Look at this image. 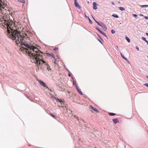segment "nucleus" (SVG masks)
I'll list each match as a JSON object with an SVG mask.
<instances>
[{
    "label": "nucleus",
    "mask_w": 148,
    "mask_h": 148,
    "mask_svg": "<svg viewBox=\"0 0 148 148\" xmlns=\"http://www.w3.org/2000/svg\"><path fill=\"white\" fill-rule=\"evenodd\" d=\"M9 21L4 20L3 23V25L7 27L8 30L7 35L8 37L12 40H15L17 43H19L21 45H25L27 48L22 47L21 50L32 58L34 62L37 65H41L43 63H46L42 58V53L39 51L38 49L34 46L30 45L28 44H26L25 37L22 36L20 33L17 30H15L13 28L14 24H12Z\"/></svg>",
    "instance_id": "1"
},
{
    "label": "nucleus",
    "mask_w": 148,
    "mask_h": 148,
    "mask_svg": "<svg viewBox=\"0 0 148 148\" xmlns=\"http://www.w3.org/2000/svg\"><path fill=\"white\" fill-rule=\"evenodd\" d=\"M55 99H56V100L57 102H59L60 103L62 106V107H64V103H63V102L61 100V99H58L56 98H55Z\"/></svg>",
    "instance_id": "2"
},
{
    "label": "nucleus",
    "mask_w": 148,
    "mask_h": 148,
    "mask_svg": "<svg viewBox=\"0 0 148 148\" xmlns=\"http://www.w3.org/2000/svg\"><path fill=\"white\" fill-rule=\"evenodd\" d=\"M38 82L40 84L41 86H44L45 87L49 89V88L46 85L45 83H44L43 82L41 81L40 80H38Z\"/></svg>",
    "instance_id": "3"
},
{
    "label": "nucleus",
    "mask_w": 148,
    "mask_h": 148,
    "mask_svg": "<svg viewBox=\"0 0 148 148\" xmlns=\"http://www.w3.org/2000/svg\"><path fill=\"white\" fill-rule=\"evenodd\" d=\"M74 4L75 7L79 9H80L81 8V7L80 5H79L78 3L77 2V0H74Z\"/></svg>",
    "instance_id": "4"
},
{
    "label": "nucleus",
    "mask_w": 148,
    "mask_h": 148,
    "mask_svg": "<svg viewBox=\"0 0 148 148\" xmlns=\"http://www.w3.org/2000/svg\"><path fill=\"white\" fill-rule=\"evenodd\" d=\"M93 8L94 10H96L97 9V4L96 2H94L93 3Z\"/></svg>",
    "instance_id": "5"
},
{
    "label": "nucleus",
    "mask_w": 148,
    "mask_h": 148,
    "mask_svg": "<svg viewBox=\"0 0 148 148\" xmlns=\"http://www.w3.org/2000/svg\"><path fill=\"white\" fill-rule=\"evenodd\" d=\"M90 107L92 108V109L95 111L97 112H99L98 110L96 108H94L93 107L91 106H90Z\"/></svg>",
    "instance_id": "6"
},
{
    "label": "nucleus",
    "mask_w": 148,
    "mask_h": 148,
    "mask_svg": "<svg viewBox=\"0 0 148 148\" xmlns=\"http://www.w3.org/2000/svg\"><path fill=\"white\" fill-rule=\"evenodd\" d=\"M101 27H102V28L105 31L107 29V27L103 23L102 24V25L101 26Z\"/></svg>",
    "instance_id": "7"
},
{
    "label": "nucleus",
    "mask_w": 148,
    "mask_h": 148,
    "mask_svg": "<svg viewBox=\"0 0 148 148\" xmlns=\"http://www.w3.org/2000/svg\"><path fill=\"white\" fill-rule=\"evenodd\" d=\"M85 16L86 18H88V19L89 23H90V24H92V21L91 20H90V18H89V16H87L86 15V14H85Z\"/></svg>",
    "instance_id": "8"
},
{
    "label": "nucleus",
    "mask_w": 148,
    "mask_h": 148,
    "mask_svg": "<svg viewBox=\"0 0 148 148\" xmlns=\"http://www.w3.org/2000/svg\"><path fill=\"white\" fill-rule=\"evenodd\" d=\"M112 121L115 124H116L118 122V119H113Z\"/></svg>",
    "instance_id": "9"
},
{
    "label": "nucleus",
    "mask_w": 148,
    "mask_h": 148,
    "mask_svg": "<svg viewBox=\"0 0 148 148\" xmlns=\"http://www.w3.org/2000/svg\"><path fill=\"white\" fill-rule=\"evenodd\" d=\"M101 33L102 34H103L106 37V38L107 39H108V37H107V35H106V34H105L104 32H102Z\"/></svg>",
    "instance_id": "10"
},
{
    "label": "nucleus",
    "mask_w": 148,
    "mask_h": 148,
    "mask_svg": "<svg viewBox=\"0 0 148 148\" xmlns=\"http://www.w3.org/2000/svg\"><path fill=\"white\" fill-rule=\"evenodd\" d=\"M112 16L113 17L116 18H118L119 17L116 14H113L112 15Z\"/></svg>",
    "instance_id": "11"
},
{
    "label": "nucleus",
    "mask_w": 148,
    "mask_h": 148,
    "mask_svg": "<svg viewBox=\"0 0 148 148\" xmlns=\"http://www.w3.org/2000/svg\"><path fill=\"white\" fill-rule=\"evenodd\" d=\"M48 55L50 56H52L53 58H54V59H55V56L53 53H51V54L49 53V54Z\"/></svg>",
    "instance_id": "12"
},
{
    "label": "nucleus",
    "mask_w": 148,
    "mask_h": 148,
    "mask_svg": "<svg viewBox=\"0 0 148 148\" xmlns=\"http://www.w3.org/2000/svg\"><path fill=\"white\" fill-rule=\"evenodd\" d=\"M125 39L129 43L130 42V40L128 37L126 36Z\"/></svg>",
    "instance_id": "13"
},
{
    "label": "nucleus",
    "mask_w": 148,
    "mask_h": 148,
    "mask_svg": "<svg viewBox=\"0 0 148 148\" xmlns=\"http://www.w3.org/2000/svg\"><path fill=\"white\" fill-rule=\"evenodd\" d=\"M119 9L121 11H124L125 10V9L123 7H119Z\"/></svg>",
    "instance_id": "14"
},
{
    "label": "nucleus",
    "mask_w": 148,
    "mask_h": 148,
    "mask_svg": "<svg viewBox=\"0 0 148 148\" xmlns=\"http://www.w3.org/2000/svg\"><path fill=\"white\" fill-rule=\"evenodd\" d=\"M140 7L142 8H144V7H148V5H140Z\"/></svg>",
    "instance_id": "15"
},
{
    "label": "nucleus",
    "mask_w": 148,
    "mask_h": 148,
    "mask_svg": "<svg viewBox=\"0 0 148 148\" xmlns=\"http://www.w3.org/2000/svg\"><path fill=\"white\" fill-rule=\"evenodd\" d=\"M77 91H78V92L81 95H83V93H82V91L80 90L79 89H77Z\"/></svg>",
    "instance_id": "16"
},
{
    "label": "nucleus",
    "mask_w": 148,
    "mask_h": 148,
    "mask_svg": "<svg viewBox=\"0 0 148 148\" xmlns=\"http://www.w3.org/2000/svg\"><path fill=\"white\" fill-rule=\"evenodd\" d=\"M18 1L20 2L24 3L25 1L24 0H18Z\"/></svg>",
    "instance_id": "17"
},
{
    "label": "nucleus",
    "mask_w": 148,
    "mask_h": 148,
    "mask_svg": "<svg viewBox=\"0 0 148 148\" xmlns=\"http://www.w3.org/2000/svg\"><path fill=\"white\" fill-rule=\"evenodd\" d=\"M120 54L122 58L125 60L126 59V58L121 53H120Z\"/></svg>",
    "instance_id": "18"
},
{
    "label": "nucleus",
    "mask_w": 148,
    "mask_h": 148,
    "mask_svg": "<svg viewBox=\"0 0 148 148\" xmlns=\"http://www.w3.org/2000/svg\"><path fill=\"white\" fill-rule=\"evenodd\" d=\"M109 114L111 116H113L115 115V114L113 113H109Z\"/></svg>",
    "instance_id": "19"
},
{
    "label": "nucleus",
    "mask_w": 148,
    "mask_h": 148,
    "mask_svg": "<svg viewBox=\"0 0 148 148\" xmlns=\"http://www.w3.org/2000/svg\"><path fill=\"white\" fill-rule=\"evenodd\" d=\"M103 24L102 23L100 22V23H99L97 24L99 25V26L101 27V26L102 25V24Z\"/></svg>",
    "instance_id": "20"
},
{
    "label": "nucleus",
    "mask_w": 148,
    "mask_h": 148,
    "mask_svg": "<svg viewBox=\"0 0 148 148\" xmlns=\"http://www.w3.org/2000/svg\"><path fill=\"white\" fill-rule=\"evenodd\" d=\"M111 32L112 34H114L115 32V30L114 29L112 30Z\"/></svg>",
    "instance_id": "21"
},
{
    "label": "nucleus",
    "mask_w": 148,
    "mask_h": 148,
    "mask_svg": "<svg viewBox=\"0 0 148 148\" xmlns=\"http://www.w3.org/2000/svg\"><path fill=\"white\" fill-rule=\"evenodd\" d=\"M96 29L100 33H101V32L102 31L97 27H96Z\"/></svg>",
    "instance_id": "22"
},
{
    "label": "nucleus",
    "mask_w": 148,
    "mask_h": 148,
    "mask_svg": "<svg viewBox=\"0 0 148 148\" xmlns=\"http://www.w3.org/2000/svg\"><path fill=\"white\" fill-rule=\"evenodd\" d=\"M142 39L143 40L145 41V42L147 40L144 37H142Z\"/></svg>",
    "instance_id": "23"
},
{
    "label": "nucleus",
    "mask_w": 148,
    "mask_h": 148,
    "mask_svg": "<svg viewBox=\"0 0 148 148\" xmlns=\"http://www.w3.org/2000/svg\"><path fill=\"white\" fill-rule=\"evenodd\" d=\"M133 16H134V17H137V15L136 14H133Z\"/></svg>",
    "instance_id": "24"
},
{
    "label": "nucleus",
    "mask_w": 148,
    "mask_h": 148,
    "mask_svg": "<svg viewBox=\"0 0 148 148\" xmlns=\"http://www.w3.org/2000/svg\"><path fill=\"white\" fill-rule=\"evenodd\" d=\"M144 85H145V86L148 87V83H145L144 84Z\"/></svg>",
    "instance_id": "25"
},
{
    "label": "nucleus",
    "mask_w": 148,
    "mask_h": 148,
    "mask_svg": "<svg viewBox=\"0 0 148 148\" xmlns=\"http://www.w3.org/2000/svg\"><path fill=\"white\" fill-rule=\"evenodd\" d=\"M125 60L128 63H129V64H130V62L127 59V58H126V59Z\"/></svg>",
    "instance_id": "26"
},
{
    "label": "nucleus",
    "mask_w": 148,
    "mask_h": 148,
    "mask_svg": "<svg viewBox=\"0 0 148 148\" xmlns=\"http://www.w3.org/2000/svg\"><path fill=\"white\" fill-rule=\"evenodd\" d=\"M58 48H55L54 49V50L55 51H57L58 50Z\"/></svg>",
    "instance_id": "27"
},
{
    "label": "nucleus",
    "mask_w": 148,
    "mask_h": 148,
    "mask_svg": "<svg viewBox=\"0 0 148 148\" xmlns=\"http://www.w3.org/2000/svg\"><path fill=\"white\" fill-rule=\"evenodd\" d=\"M75 86L76 88V89L77 90V89H79V88H78V87H77V86L76 85V84H75Z\"/></svg>",
    "instance_id": "28"
},
{
    "label": "nucleus",
    "mask_w": 148,
    "mask_h": 148,
    "mask_svg": "<svg viewBox=\"0 0 148 148\" xmlns=\"http://www.w3.org/2000/svg\"><path fill=\"white\" fill-rule=\"evenodd\" d=\"M136 48L138 50H139V48L137 46H136Z\"/></svg>",
    "instance_id": "29"
},
{
    "label": "nucleus",
    "mask_w": 148,
    "mask_h": 148,
    "mask_svg": "<svg viewBox=\"0 0 148 148\" xmlns=\"http://www.w3.org/2000/svg\"><path fill=\"white\" fill-rule=\"evenodd\" d=\"M73 85L74 86L75 85L76 82H75V81H73Z\"/></svg>",
    "instance_id": "30"
},
{
    "label": "nucleus",
    "mask_w": 148,
    "mask_h": 148,
    "mask_svg": "<svg viewBox=\"0 0 148 148\" xmlns=\"http://www.w3.org/2000/svg\"><path fill=\"white\" fill-rule=\"evenodd\" d=\"M97 40H98V41H99L101 44H102V42H101V41L99 39H97Z\"/></svg>",
    "instance_id": "31"
},
{
    "label": "nucleus",
    "mask_w": 148,
    "mask_h": 148,
    "mask_svg": "<svg viewBox=\"0 0 148 148\" xmlns=\"http://www.w3.org/2000/svg\"><path fill=\"white\" fill-rule=\"evenodd\" d=\"M144 18H145V19H148V17L147 16H144Z\"/></svg>",
    "instance_id": "32"
},
{
    "label": "nucleus",
    "mask_w": 148,
    "mask_h": 148,
    "mask_svg": "<svg viewBox=\"0 0 148 148\" xmlns=\"http://www.w3.org/2000/svg\"><path fill=\"white\" fill-rule=\"evenodd\" d=\"M66 69L67 71L69 73L70 72V71H69L67 69V68H66Z\"/></svg>",
    "instance_id": "33"
},
{
    "label": "nucleus",
    "mask_w": 148,
    "mask_h": 148,
    "mask_svg": "<svg viewBox=\"0 0 148 148\" xmlns=\"http://www.w3.org/2000/svg\"><path fill=\"white\" fill-rule=\"evenodd\" d=\"M51 115H52V116L54 117H55V116L54 115H53V114H51Z\"/></svg>",
    "instance_id": "34"
},
{
    "label": "nucleus",
    "mask_w": 148,
    "mask_h": 148,
    "mask_svg": "<svg viewBox=\"0 0 148 148\" xmlns=\"http://www.w3.org/2000/svg\"><path fill=\"white\" fill-rule=\"evenodd\" d=\"M68 75H69V77H71V74L70 73H69V74H68Z\"/></svg>",
    "instance_id": "35"
},
{
    "label": "nucleus",
    "mask_w": 148,
    "mask_h": 148,
    "mask_svg": "<svg viewBox=\"0 0 148 148\" xmlns=\"http://www.w3.org/2000/svg\"><path fill=\"white\" fill-rule=\"evenodd\" d=\"M1 0H0V6L1 5Z\"/></svg>",
    "instance_id": "36"
},
{
    "label": "nucleus",
    "mask_w": 148,
    "mask_h": 148,
    "mask_svg": "<svg viewBox=\"0 0 148 148\" xmlns=\"http://www.w3.org/2000/svg\"><path fill=\"white\" fill-rule=\"evenodd\" d=\"M112 4L113 5H114V4H115L114 3V2H112Z\"/></svg>",
    "instance_id": "37"
},
{
    "label": "nucleus",
    "mask_w": 148,
    "mask_h": 148,
    "mask_svg": "<svg viewBox=\"0 0 148 148\" xmlns=\"http://www.w3.org/2000/svg\"><path fill=\"white\" fill-rule=\"evenodd\" d=\"M48 89L50 90V92H51L52 91V90L51 89H49V88Z\"/></svg>",
    "instance_id": "38"
},
{
    "label": "nucleus",
    "mask_w": 148,
    "mask_h": 148,
    "mask_svg": "<svg viewBox=\"0 0 148 148\" xmlns=\"http://www.w3.org/2000/svg\"><path fill=\"white\" fill-rule=\"evenodd\" d=\"M140 16H143V14H140Z\"/></svg>",
    "instance_id": "39"
},
{
    "label": "nucleus",
    "mask_w": 148,
    "mask_h": 148,
    "mask_svg": "<svg viewBox=\"0 0 148 148\" xmlns=\"http://www.w3.org/2000/svg\"><path fill=\"white\" fill-rule=\"evenodd\" d=\"M95 22L97 23L98 24V23H99V22H98L97 21H96V20H95Z\"/></svg>",
    "instance_id": "40"
},
{
    "label": "nucleus",
    "mask_w": 148,
    "mask_h": 148,
    "mask_svg": "<svg viewBox=\"0 0 148 148\" xmlns=\"http://www.w3.org/2000/svg\"><path fill=\"white\" fill-rule=\"evenodd\" d=\"M145 42L147 43V44L148 45V41L147 40H146Z\"/></svg>",
    "instance_id": "41"
},
{
    "label": "nucleus",
    "mask_w": 148,
    "mask_h": 148,
    "mask_svg": "<svg viewBox=\"0 0 148 148\" xmlns=\"http://www.w3.org/2000/svg\"><path fill=\"white\" fill-rule=\"evenodd\" d=\"M47 69H48V70L49 71L50 70H51V69H50V68H49L48 67V68H47Z\"/></svg>",
    "instance_id": "42"
},
{
    "label": "nucleus",
    "mask_w": 148,
    "mask_h": 148,
    "mask_svg": "<svg viewBox=\"0 0 148 148\" xmlns=\"http://www.w3.org/2000/svg\"><path fill=\"white\" fill-rule=\"evenodd\" d=\"M92 17L93 18V19H94V21H95V20H95V19L94 18V17H93L92 16Z\"/></svg>",
    "instance_id": "43"
},
{
    "label": "nucleus",
    "mask_w": 148,
    "mask_h": 148,
    "mask_svg": "<svg viewBox=\"0 0 148 148\" xmlns=\"http://www.w3.org/2000/svg\"><path fill=\"white\" fill-rule=\"evenodd\" d=\"M146 77H147V78H148V75H147Z\"/></svg>",
    "instance_id": "44"
},
{
    "label": "nucleus",
    "mask_w": 148,
    "mask_h": 148,
    "mask_svg": "<svg viewBox=\"0 0 148 148\" xmlns=\"http://www.w3.org/2000/svg\"><path fill=\"white\" fill-rule=\"evenodd\" d=\"M54 63H56V62H54Z\"/></svg>",
    "instance_id": "45"
},
{
    "label": "nucleus",
    "mask_w": 148,
    "mask_h": 148,
    "mask_svg": "<svg viewBox=\"0 0 148 148\" xmlns=\"http://www.w3.org/2000/svg\"><path fill=\"white\" fill-rule=\"evenodd\" d=\"M121 24V23H120V24Z\"/></svg>",
    "instance_id": "46"
},
{
    "label": "nucleus",
    "mask_w": 148,
    "mask_h": 148,
    "mask_svg": "<svg viewBox=\"0 0 148 148\" xmlns=\"http://www.w3.org/2000/svg\"><path fill=\"white\" fill-rule=\"evenodd\" d=\"M147 24H148V23H147Z\"/></svg>",
    "instance_id": "47"
},
{
    "label": "nucleus",
    "mask_w": 148,
    "mask_h": 148,
    "mask_svg": "<svg viewBox=\"0 0 148 148\" xmlns=\"http://www.w3.org/2000/svg\"><path fill=\"white\" fill-rule=\"evenodd\" d=\"M147 57H148V56H147Z\"/></svg>",
    "instance_id": "48"
}]
</instances>
